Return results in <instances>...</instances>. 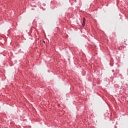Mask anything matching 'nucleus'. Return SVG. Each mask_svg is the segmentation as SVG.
<instances>
[{
  "instance_id": "f257e3e1",
  "label": "nucleus",
  "mask_w": 128,
  "mask_h": 128,
  "mask_svg": "<svg viewBox=\"0 0 128 128\" xmlns=\"http://www.w3.org/2000/svg\"><path fill=\"white\" fill-rule=\"evenodd\" d=\"M84 24H86V18H83L82 24V28L84 26Z\"/></svg>"
}]
</instances>
